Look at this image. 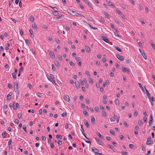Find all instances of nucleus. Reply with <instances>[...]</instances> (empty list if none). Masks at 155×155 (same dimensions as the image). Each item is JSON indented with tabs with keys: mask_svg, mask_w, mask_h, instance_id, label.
<instances>
[{
	"mask_svg": "<svg viewBox=\"0 0 155 155\" xmlns=\"http://www.w3.org/2000/svg\"><path fill=\"white\" fill-rule=\"evenodd\" d=\"M109 83V81L108 80H106L105 82L103 84V86L104 87H105L107 84H108Z\"/></svg>",
	"mask_w": 155,
	"mask_h": 155,
	"instance_id": "a878e982",
	"label": "nucleus"
},
{
	"mask_svg": "<svg viewBox=\"0 0 155 155\" xmlns=\"http://www.w3.org/2000/svg\"><path fill=\"white\" fill-rule=\"evenodd\" d=\"M96 134L100 138H103V137L100 133L98 131H97Z\"/></svg>",
	"mask_w": 155,
	"mask_h": 155,
	"instance_id": "b1692460",
	"label": "nucleus"
},
{
	"mask_svg": "<svg viewBox=\"0 0 155 155\" xmlns=\"http://www.w3.org/2000/svg\"><path fill=\"white\" fill-rule=\"evenodd\" d=\"M58 58L59 60H62V56L61 55L59 54L58 55Z\"/></svg>",
	"mask_w": 155,
	"mask_h": 155,
	"instance_id": "680f3d73",
	"label": "nucleus"
},
{
	"mask_svg": "<svg viewBox=\"0 0 155 155\" xmlns=\"http://www.w3.org/2000/svg\"><path fill=\"white\" fill-rule=\"evenodd\" d=\"M85 73L87 75L88 78H91V75L90 73L88 71H85Z\"/></svg>",
	"mask_w": 155,
	"mask_h": 155,
	"instance_id": "a211bd4d",
	"label": "nucleus"
},
{
	"mask_svg": "<svg viewBox=\"0 0 155 155\" xmlns=\"http://www.w3.org/2000/svg\"><path fill=\"white\" fill-rule=\"evenodd\" d=\"M29 19H30V21L31 22H32L34 20V18L33 15H31L30 16Z\"/></svg>",
	"mask_w": 155,
	"mask_h": 155,
	"instance_id": "393cba45",
	"label": "nucleus"
},
{
	"mask_svg": "<svg viewBox=\"0 0 155 155\" xmlns=\"http://www.w3.org/2000/svg\"><path fill=\"white\" fill-rule=\"evenodd\" d=\"M32 27L34 29H37V26L35 24H33L32 25Z\"/></svg>",
	"mask_w": 155,
	"mask_h": 155,
	"instance_id": "49530a36",
	"label": "nucleus"
},
{
	"mask_svg": "<svg viewBox=\"0 0 155 155\" xmlns=\"http://www.w3.org/2000/svg\"><path fill=\"white\" fill-rule=\"evenodd\" d=\"M84 124L85 126L87 127H89V124L88 123V121L87 120H84Z\"/></svg>",
	"mask_w": 155,
	"mask_h": 155,
	"instance_id": "f3484780",
	"label": "nucleus"
},
{
	"mask_svg": "<svg viewBox=\"0 0 155 155\" xmlns=\"http://www.w3.org/2000/svg\"><path fill=\"white\" fill-rule=\"evenodd\" d=\"M111 149L113 150H115V149H114V147L112 146V145H111L109 144H108L107 145Z\"/></svg>",
	"mask_w": 155,
	"mask_h": 155,
	"instance_id": "473e14b6",
	"label": "nucleus"
},
{
	"mask_svg": "<svg viewBox=\"0 0 155 155\" xmlns=\"http://www.w3.org/2000/svg\"><path fill=\"white\" fill-rule=\"evenodd\" d=\"M5 134L6 132L5 131H4L2 132V135L3 138H5Z\"/></svg>",
	"mask_w": 155,
	"mask_h": 155,
	"instance_id": "3c124183",
	"label": "nucleus"
},
{
	"mask_svg": "<svg viewBox=\"0 0 155 155\" xmlns=\"http://www.w3.org/2000/svg\"><path fill=\"white\" fill-rule=\"evenodd\" d=\"M56 18L57 19H61L62 17H63L64 16V15H63L61 14H60L59 15L57 16Z\"/></svg>",
	"mask_w": 155,
	"mask_h": 155,
	"instance_id": "aec40b11",
	"label": "nucleus"
},
{
	"mask_svg": "<svg viewBox=\"0 0 155 155\" xmlns=\"http://www.w3.org/2000/svg\"><path fill=\"white\" fill-rule=\"evenodd\" d=\"M75 84L76 87H79L80 86V84L78 81H76L75 82Z\"/></svg>",
	"mask_w": 155,
	"mask_h": 155,
	"instance_id": "c85d7f7f",
	"label": "nucleus"
},
{
	"mask_svg": "<svg viewBox=\"0 0 155 155\" xmlns=\"http://www.w3.org/2000/svg\"><path fill=\"white\" fill-rule=\"evenodd\" d=\"M124 126L126 127H128V125L127 123L125 121H124Z\"/></svg>",
	"mask_w": 155,
	"mask_h": 155,
	"instance_id": "e2e57ef3",
	"label": "nucleus"
},
{
	"mask_svg": "<svg viewBox=\"0 0 155 155\" xmlns=\"http://www.w3.org/2000/svg\"><path fill=\"white\" fill-rule=\"evenodd\" d=\"M104 15L107 17V18H109V15L106 12H104Z\"/></svg>",
	"mask_w": 155,
	"mask_h": 155,
	"instance_id": "58836bf2",
	"label": "nucleus"
},
{
	"mask_svg": "<svg viewBox=\"0 0 155 155\" xmlns=\"http://www.w3.org/2000/svg\"><path fill=\"white\" fill-rule=\"evenodd\" d=\"M62 142L60 140H58V143L59 145H61L62 144Z\"/></svg>",
	"mask_w": 155,
	"mask_h": 155,
	"instance_id": "69168bd1",
	"label": "nucleus"
},
{
	"mask_svg": "<svg viewBox=\"0 0 155 155\" xmlns=\"http://www.w3.org/2000/svg\"><path fill=\"white\" fill-rule=\"evenodd\" d=\"M83 114L85 116H87L88 115L87 112L86 110H85L83 112Z\"/></svg>",
	"mask_w": 155,
	"mask_h": 155,
	"instance_id": "c03bdc74",
	"label": "nucleus"
},
{
	"mask_svg": "<svg viewBox=\"0 0 155 155\" xmlns=\"http://www.w3.org/2000/svg\"><path fill=\"white\" fill-rule=\"evenodd\" d=\"M67 11L69 14L73 15L74 14L72 13L73 12V10H72L70 9H67Z\"/></svg>",
	"mask_w": 155,
	"mask_h": 155,
	"instance_id": "ddd939ff",
	"label": "nucleus"
},
{
	"mask_svg": "<svg viewBox=\"0 0 155 155\" xmlns=\"http://www.w3.org/2000/svg\"><path fill=\"white\" fill-rule=\"evenodd\" d=\"M86 47V50L87 52L88 53L90 52V48L87 45L85 46Z\"/></svg>",
	"mask_w": 155,
	"mask_h": 155,
	"instance_id": "412c9836",
	"label": "nucleus"
},
{
	"mask_svg": "<svg viewBox=\"0 0 155 155\" xmlns=\"http://www.w3.org/2000/svg\"><path fill=\"white\" fill-rule=\"evenodd\" d=\"M110 132L112 134L114 135L115 134L114 132L112 129H110Z\"/></svg>",
	"mask_w": 155,
	"mask_h": 155,
	"instance_id": "a18cd8bd",
	"label": "nucleus"
},
{
	"mask_svg": "<svg viewBox=\"0 0 155 155\" xmlns=\"http://www.w3.org/2000/svg\"><path fill=\"white\" fill-rule=\"evenodd\" d=\"M141 54L144 58L145 60H146L147 59V57L144 53V52H142Z\"/></svg>",
	"mask_w": 155,
	"mask_h": 155,
	"instance_id": "7c9ffc66",
	"label": "nucleus"
},
{
	"mask_svg": "<svg viewBox=\"0 0 155 155\" xmlns=\"http://www.w3.org/2000/svg\"><path fill=\"white\" fill-rule=\"evenodd\" d=\"M19 106V105L18 103H13V107L14 110H16Z\"/></svg>",
	"mask_w": 155,
	"mask_h": 155,
	"instance_id": "423d86ee",
	"label": "nucleus"
},
{
	"mask_svg": "<svg viewBox=\"0 0 155 155\" xmlns=\"http://www.w3.org/2000/svg\"><path fill=\"white\" fill-rule=\"evenodd\" d=\"M12 75L13 78H16V76L15 73H12Z\"/></svg>",
	"mask_w": 155,
	"mask_h": 155,
	"instance_id": "09e8293b",
	"label": "nucleus"
},
{
	"mask_svg": "<svg viewBox=\"0 0 155 155\" xmlns=\"http://www.w3.org/2000/svg\"><path fill=\"white\" fill-rule=\"evenodd\" d=\"M18 117L19 119H21V114L20 113H18Z\"/></svg>",
	"mask_w": 155,
	"mask_h": 155,
	"instance_id": "4d7b16f0",
	"label": "nucleus"
},
{
	"mask_svg": "<svg viewBox=\"0 0 155 155\" xmlns=\"http://www.w3.org/2000/svg\"><path fill=\"white\" fill-rule=\"evenodd\" d=\"M153 143V141L152 140L151 137H149L147 138V140L146 144L147 145L152 144Z\"/></svg>",
	"mask_w": 155,
	"mask_h": 155,
	"instance_id": "f03ea898",
	"label": "nucleus"
},
{
	"mask_svg": "<svg viewBox=\"0 0 155 155\" xmlns=\"http://www.w3.org/2000/svg\"><path fill=\"white\" fill-rule=\"evenodd\" d=\"M50 78H51V79H52V80H53L54 81V76L52 74H50Z\"/></svg>",
	"mask_w": 155,
	"mask_h": 155,
	"instance_id": "79ce46f5",
	"label": "nucleus"
},
{
	"mask_svg": "<svg viewBox=\"0 0 155 155\" xmlns=\"http://www.w3.org/2000/svg\"><path fill=\"white\" fill-rule=\"evenodd\" d=\"M116 10L117 13L118 14V15L120 16L123 19H125V18L124 15L122 13L121 11H120V10L117 9Z\"/></svg>",
	"mask_w": 155,
	"mask_h": 155,
	"instance_id": "f257e3e1",
	"label": "nucleus"
},
{
	"mask_svg": "<svg viewBox=\"0 0 155 155\" xmlns=\"http://www.w3.org/2000/svg\"><path fill=\"white\" fill-rule=\"evenodd\" d=\"M138 123L140 126H142L143 122L141 120H139L138 121Z\"/></svg>",
	"mask_w": 155,
	"mask_h": 155,
	"instance_id": "e433bc0d",
	"label": "nucleus"
},
{
	"mask_svg": "<svg viewBox=\"0 0 155 155\" xmlns=\"http://www.w3.org/2000/svg\"><path fill=\"white\" fill-rule=\"evenodd\" d=\"M58 83L60 85V86L62 87L63 86V84L62 83H61V82L60 81H58Z\"/></svg>",
	"mask_w": 155,
	"mask_h": 155,
	"instance_id": "8fccbe9b",
	"label": "nucleus"
},
{
	"mask_svg": "<svg viewBox=\"0 0 155 155\" xmlns=\"http://www.w3.org/2000/svg\"><path fill=\"white\" fill-rule=\"evenodd\" d=\"M115 103L116 104H119V101L118 99H117L115 100Z\"/></svg>",
	"mask_w": 155,
	"mask_h": 155,
	"instance_id": "0e129e2a",
	"label": "nucleus"
},
{
	"mask_svg": "<svg viewBox=\"0 0 155 155\" xmlns=\"http://www.w3.org/2000/svg\"><path fill=\"white\" fill-rule=\"evenodd\" d=\"M62 136L61 135L57 134L56 136V137L57 139H59V138L60 139H61L62 138Z\"/></svg>",
	"mask_w": 155,
	"mask_h": 155,
	"instance_id": "4c0bfd02",
	"label": "nucleus"
},
{
	"mask_svg": "<svg viewBox=\"0 0 155 155\" xmlns=\"http://www.w3.org/2000/svg\"><path fill=\"white\" fill-rule=\"evenodd\" d=\"M96 140L97 142V143L100 145H102L104 144L103 142L101 141L100 140L98 139V138H96Z\"/></svg>",
	"mask_w": 155,
	"mask_h": 155,
	"instance_id": "6e6552de",
	"label": "nucleus"
},
{
	"mask_svg": "<svg viewBox=\"0 0 155 155\" xmlns=\"http://www.w3.org/2000/svg\"><path fill=\"white\" fill-rule=\"evenodd\" d=\"M76 14H74L73 15H76V16H80L81 17H84L83 15H81V14H80L78 13H77L76 12V13H75Z\"/></svg>",
	"mask_w": 155,
	"mask_h": 155,
	"instance_id": "c9c22d12",
	"label": "nucleus"
},
{
	"mask_svg": "<svg viewBox=\"0 0 155 155\" xmlns=\"http://www.w3.org/2000/svg\"><path fill=\"white\" fill-rule=\"evenodd\" d=\"M88 25H89L90 27L91 28H92V29H94V30H97V29H98V28H97V27H93L92 25H90V24H89Z\"/></svg>",
	"mask_w": 155,
	"mask_h": 155,
	"instance_id": "cd10ccee",
	"label": "nucleus"
},
{
	"mask_svg": "<svg viewBox=\"0 0 155 155\" xmlns=\"http://www.w3.org/2000/svg\"><path fill=\"white\" fill-rule=\"evenodd\" d=\"M18 83L16 82L14 83V87H18Z\"/></svg>",
	"mask_w": 155,
	"mask_h": 155,
	"instance_id": "37998d69",
	"label": "nucleus"
},
{
	"mask_svg": "<svg viewBox=\"0 0 155 155\" xmlns=\"http://www.w3.org/2000/svg\"><path fill=\"white\" fill-rule=\"evenodd\" d=\"M85 1V3H86L87 5L90 7H91V8H92V4L90 2H89V1H87V0L86 1Z\"/></svg>",
	"mask_w": 155,
	"mask_h": 155,
	"instance_id": "4468645a",
	"label": "nucleus"
},
{
	"mask_svg": "<svg viewBox=\"0 0 155 155\" xmlns=\"http://www.w3.org/2000/svg\"><path fill=\"white\" fill-rule=\"evenodd\" d=\"M89 78V83H92L93 82L92 79V78Z\"/></svg>",
	"mask_w": 155,
	"mask_h": 155,
	"instance_id": "864d4df0",
	"label": "nucleus"
},
{
	"mask_svg": "<svg viewBox=\"0 0 155 155\" xmlns=\"http://www.w3.org/2000/svg\"><path fill=\"white\" fill-rule=\"evenodd\" d=\"M149 99L150 101H151L152 102H154L155 101L154 98L153 97H152Z\"/></svg>",
	"mask_w": 155,
	"mask_h": 155,
	"instance_id": "de8ad7c7",
	"label": "nucleus"
},
{
	"mask_svg": "<svg viewBox=\"0 0 155 155\" xmlns=\"http://www.w3.org/2000/svg\"><path fill=\"white\" fill-rule=\"evenodd\" d=\"M80 83L82 85V86H83L84 85V82H83V81L81 80H80Z\"/></svg>",
	"mask_w": 155,
	"mask_h": 155,
	"instance_id": "052dcab7",
	"label": "nucleus"
},
{
	"mask_svg": "<svg viewBox=\"0 0 155 155\" xmlns=\"http://www.w3.org/2000/svg\"><path fill=\"white\" fill-rule=\"evenodd\" d=\"M64 99L66 101L69 102L70 101V98L69 96L67 95H65L64 97Z\"/></svg>",
	"mask_w": 155,
	"mask_h": 155,
	"instance_id": "0eeeda50",
	"label": "nucleus"
},
{
	"mask_svg": "<svg viewBox=\"0 0 155 155\" xmlns=\"http://www.w3.org/2000/svg\"><path fill=\"white\" fill-rule=\"evenodd\" d=\"M100 20L102 22H104V18L101 17V18H100Z\"/></svg>",
	"mask_w": 155,
	"mask_h": 155,
	"instance_id": "338daca9",
	"label": "nucleus"
},
{
	"mask_svg": "<svg viewBox=\"0 0 155 155\" xmlns=\"http://www.w3.org/2000/svg\"><path fill=\"white\" fill-rule=\"evenodd\" d=\"M12 95V94L11 92H10L7 95V100L8 101H9L10 100L11 98V96Z\"/></svg>",
	"mask_w": 155,
	"mask_h": 155,
	"instance_id": "9d476101",
	"label": "nucleus"
},
{
	"mask_svg": "<svg viewBox=\"0 0 155 155\" xmlns=\"http://www.w3.org/2000/svg\"><path fill=\"white\" fill-rule=\"evenodd\" d=\"M44 95L43 93H38L37 94V96L39 97H41Z\"/></svg>",
	"mask_w": 155,
	"mask_h": 155,
	"instance_id": "5701e85b",
	"label": "nucleus"
},
{
	"mask_svg": "<svg viewBox=\"0 0 155 155\" xmlns=\"http://www.w3.org/2000/svg\"><path fill=\"white\" fill-rule=\"evenodd\" d=\"M95 151H94V149L92 148V151L95 153V155H102V154L100 153H98L99 150L98 149L95 148Z\"/></svg>",
	"mask_w": 155,
	"mask_h": 155,
	"instance_id": "20e7f679",
	"label": "nucleus"
},
{
	"mask_svg": "<svg viewBox=\"0 0 155 155\" xmlns=\"http://www.w3.org/2000/svg\"><path fill=\"white\" fill-rule=\"evenodd\" d=\"M91 121L92 123H94L95 122V119L93 116H92L91 117Z\"/></svg>",
	"mask_w": 155,
	"mask_h": 155,
	"instance_id": "c756f323",
	"label": "nucleus"
},
{
	"mask_svg": "<svg viewBox=\"0 0 155 155\" xmlns=\"http://www.w3.org/2000/svg\"><path fill=\"white\" fill-rule=\"evenodd\" d=\"M83 81L84 83L85 84V86L86 87H88V84H87V81L86 79L85 78H84L83 79Z\"/></svg>",
	"mask_w": 155,
	"mask_h": 155,
	"instance_id": "f8f14e48",
	"label": "nucleus"
},
{
	"mask_svg": "<svg viewBox=\"0 0 155 155\" xmlns=\"http://www.w3.org/2000/svg\"><path fill=\"white\" fill-rule=\"evenodd\" d=\"M118 51L121 52L122 51L118 47L115 45L113 46Z\"/></svg>",
	"mask_w": 155,
	"mask_h": 155,
	"instance_id": "4be33fe9",
	"label": "nucleus"
},
{
	"mask_svg": "<svg viewBox=\"0 0 155 155\" xmlns=\"http://www.w3.org/2000/svg\"><path fill=\"white\" fill-rule=\"evenodd\" d=\"M55 64L56 66H57V67H59L60 66L59 63V62H58V61H56L55 62Z\"/></svg>",
	"mask_w": 155,
	"mask_h": 155,
	"instance_id": "a19ab883",
	"label": "nucleus"
},
{
	"mask_svg": "<svg viewBox=\"0 0 155 155\" xmlns=\"http://www.w3.org/2000/svg\"><path fill=\"white\" fill-rule=\"evenodd\" d=\"M53 14L57 16L59 14L58 12L57 11H54L52 12Z\"/></svg>",
	"mask_w": 155,
	"mask_h": 155,
	"instance_id": "2f4dec72",
	"label": "nucleus"
},
{
	"mask_svg": "<svg viewBox=\"0 0 155 155\" xmlns=\"http://www.w3.org/2000/svg\"><path fill=\"white\" fill-rule=\"evenodd\" d=\"M150 42L151 44V46L155 50V45L152 42V41H150Z\"/></svg>",
	"mask_w": 155,
	"mask_h": 155,
	"instance_id": "bb28decb",
	"label": "nucleus"
},
{
	"mask_svg": "<svg viewBox=\"0 0 155 155\" xmlns=\"http://www.w3.org/2000/svg\"><path fill=\"white\" fill-rule=\"evenodd\" d=\"M108 4L109 5L111 6L112 8H114L115 7V6L110 1H109L108 2Z\"/></svg>",
	"mask_w": 155,
	"mask_h": 155,
	"instance_id": "2eb2a0df",
	"label": "nucleus"
},
{
	"mask_svg": "<svg viewBox=\"0 0 155 155\" xmlns=\"http://www.w3.org/2000/svg\"><path fill=\"white\" fill-rule=\"evenodd\" d=\"M121 69L124 72H127V74H129L130 73V71L129 69L127 68H126L124 67L123 66L121 68Z\"/></svg>",
	"mask_w": 155,
	"mask_h": 155,
	"instance_id": "7ed1b4c3",
	"label": "nucleus"
},
{
	"mask_svg": "<svg viewBox=\"0 0 155 155\" xmlns=\"http://www.w3.org/2000/svg\"><path fill=\"white\" fill-rule=\"evenodd\" d=\"M49 55L52 58H54L55 56L54 53L52 51H50L49 52Z\"/></svg>",
	"mask_w": 155,
	"mask_h": 155,
	"instance_id": "1a4fd4ad",
	"label": "nucleus"
},
{
	"mask_svg": "<svg viewBox=\"0 0 155 155\" xmlns=\"http://www.w3.org/2000/svg\"><path fill=\"white\" fill-rule=\"evenodd\" d=\"M29 31L30 33L31 34L30 36L31 38H33L34 37V35L33 34V32L31 31V29H30L29 30Z\"/></svg>",
	"mask_w": 155,
	"mask_h": 155,
	"instance_id": "6ab92c4d",
	"label": "nucleus"
},
{
	"mask_svg": "<svg viewBox=\"0 0 155 155\" xmlns=\"http://www.w3.org/2000/svg\"><path fill=\"white\" fill-rule=\"evenodd\" d=\"M101 38L106 42H107L108 40V39L105 36H102Z\"/></svg>",
	"mask_w": 155,
	"mask_h": 155,
	"instance_id": "dca6fc26",
	"label": "nucleus"
},
{
	"mask_svg": "<svg viewBox=\"0 0 155 155\" xmlns=\"http://www.w3.org/2000/svg\"><path fill=\"white\" fill-rule=\"evenodd\" d=\"M94 109L96 112H98L99 111V108L97 107H95Z\"/></svg>",
	"mask_w": 155,
	"mask_h": 155,
	"instance_id": "72a5a7b5",
	"label": "nucleus"
},
{
	"mask_svg": "<svg viewBox=\"0 0 155 155\" xmlns=\"http://www.w3.org/2000/svg\"><path fill=\"white\" fill-rule=\"evenodd\" d=\"M138 5H139V6L140 8V9L141 10H143V6L140 4H139Z\"/></svg>",
	"mask_w": 155,
	"mask_h": 155,
	"instance_id": "6e6d98bb",
	"label": "nucleus"
},
{
	"mask_svg": "<svg viewBox=\"0 0 155 155\" xmlns=\"http://www.w3.org/2000/svg\"><path fill=\"white\" fill-rule=\"evenodd\" d=\"M102 114L103 116H104L105 117H106L107 116V115L106 114V113L103 110L102 111Z\"/></svg>",
	"mask_w": 155,
	"mask_h": 155,
	"instance_id": "ea45409f",
	"label": "nucleus"
},
{
	"mask_svg": "<svg viewBox=\"0 0 155 155\" xmlns=\"http://www.w3.org/2000/svg\"><path fill=\"white\" fill-rule=\"evenodd\" d=\"M12 143V140H10L8 141V145L9 146L11 145V143Z\"/></svg>",
	"mask_w": 155,
	"mask_h": 155,
	"instance_id": "13d9d810",
	"label": "nucleus"
},
{
	"mask_svg": "<svg viewBox=\"0 0 155 155\" xmlns=\"http://www.w3.org/2000/svg\"><path fill=\"white\" fill-rule=\"evenodd\" d=\"M52 69L53 71H55V67L54 65L53 64H51Z\"/></svg>",
	"mask_w": 155,
	"mask_h": 155,
	"instance_id": "603ef678",
	"label": "nucleus"
},
{
	"mask_svg": "<svg viewBox=\"0 0 155 155\" xmlns=\"http://www.w3.org/2000/svg\"><path fill=\"white\" fill-rule=\"evenodd\" d=\"M70 64L71 66H74L75 65L74 63L73 62H70L69 63Z\"/></svg>",
	"mask_w": 155,
	"mask_h": 155,
	"instance_id": "bf43d9fd",
	"label": "nucleus"
},
{
	"mask_svg": "<svg viewBox=\"0 0 155 155\" xmlns=\"http://www.w3.org/2000/svg\"><path fill=\"white\" fill-rule=\"evenodd\" d=\"M22 129H23L25 131V132L26 133H27V130H26V125H23L22 126Z\"/></svg>",
	"mask_w": 155,
	"mask_h": 155,
	"instance_id": "f704fd0d",
	"label": "nucleus"
},
{
	"mask_svg": "<svg viewBox=\"0 0 155 155\" xmlns=\"http://www.w3.org/2000/svg\"><path fill=\"white\" fill-rule=\"evenodd\" d=\"M81 128L82 129H83V131H82V134H83V135L84 136V137L88 140H90V139L87 138L86 136L85 135V134H84V130L83 129V125H81Z\"/></svg>",
	"mask_w": 155,
	"mask_h": 155,
	"instance_id": "9b49d317",
	"label": "nucleus"
},
{
	"mask_svg": "<svg viewBox=\"0 0 155 155\" xmlns=\"http://www.w3.org/2000/svg\"><path fill=\"white\" fill-rule=\"evenodd\" d=\"M41 138H42V140L44 141H45L46 140V137L44 136H42L41 137Z\"/></svg>",
	"mask_w": 155,
	"mask_h": 155,
	"instance_id": "774afa93",
	"label": "nucleus"
},
{
	"mask_svg": "<svg viewBox=\"0 0 155 155\" xmlns=\"http://www.w3.org/2000/svg\"><path fill=\"white\" fill-rule=\"evenodd\" d=\"M116 56L118 59L120 61H123L124 59L123 56H120L117 54H116Z\"/></svg>",
	"mask_w": 155,
	"mask_h": 155,
	"instance_id": "39448f33",
	"label": "nucleus"
},
{
	"mask_svg": "<svg viewBox=\"0 0 155 155\" xmlns=\"http://www.w3.org/2000/svg\"><path fill=\"white\" fill-rule=\"evenodd\" d=\"M67 115V113H63L61 114V116L63 117H65Z\"/></svg>",
	"mask_w": 155,
	"mask_h": 155,
	"instance_id": "5fc2aeb1",
	"label": "nucleus"
}]
</instances>
